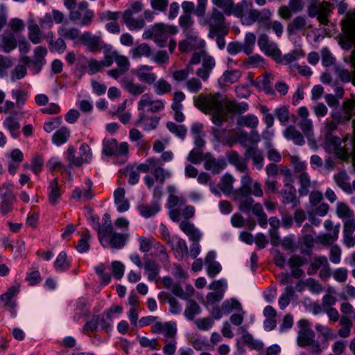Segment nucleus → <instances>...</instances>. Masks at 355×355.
<instances>
[{
  "instance_id": "1",
  "label": "nucleus",
  "mask_w": 355,
  "mask_h": 355,
  "mask_svg": "<svg viewBox=\"0 0 355 355\" xmlns=\"http://www.w3.org/2000/svg\"><path fill=\"white\" fill-rule=\"evenodd\" d=\"M196 107L205 113L211 114V120L216 125H221L227 119V113L241 114L246 112L248 105L237 103L228 99H220L218 94L206 96L202 94L194 98Z\"/></svg>"
},
{
  "instance_id": "2",
  "label": "nucleus",
  "mask_w": 355,
  "mask_h": 355,
  "mask_svg": "<svg viewBox=\"0 0 355 355\" xmlns=\"http://www.w3.org/2000/svg\"><path fill=\"white\" fill-rule=\"evenodd\" d=\"M299 330L297 332V343L301 347H311L312 354H319L322 349L319 342L315 340V332L311 327L310 322L305 319L300 320L297 322Z\"/></svg>"
},
{
  "instance_id": "3",
  "label": "nucleus",
  "mask_w": 355,
  "mask_h": 355,
  "mask_svg": "<svg viewBox=\"0 0 355 355\" xmlns=\"http://www.w3.org/2000/svg\"><path fill=\"white\" fill-rule=\"evenodd\" d=\"M98 237L104 248L119 249L124 246L128 236L114 231L110 224L98 228Z\"/></svg>"
},
{
  "instance_id": "4",
  "label": "nucleus",
  "mask_w": 355,
  "mask_h": 355,
  "mask_svg": "<svg viewBox=\"0 0 355 355\" xmlns=\"http://www.w3.org/2000/svg\"><path fill=\"white\" fill-rule=\"evenodd\" d=\"M241 186L233 193L235 200L245 198L250 195L261 198L263 196V191L261 183L258 181H253L248 173H245L241 179Z\"/></svg>"
},
{
  "instance_id": "5",
  "label": "nucleus",
  "mask_w": 355,
  "mask_h": 355,
  "mask_svg": "<svg viewBox=\"0 0 355 355\" xmlns=\"http://www.w3.org/2000/svg\"><path fill=\"white\" fill-rule=\"evenodd\" d=\"M272 13L268 8L258 10L255 8L250 9L243 19V24L252 25L257 22L260 27L266 30L270 28V21Z\"/></svg>"
},
{
  "instance_id": "6",
  "label": "nucleus",
  "mask_w": 355,
  "mask_h": 355,
  "mask_svg": "<svg viewBox=\"0 0 355 355\" xmlns=\"http://www.w3.org/2000/svg\"><path fill=\"white\" fill-rule=\"evenodd\" d=\"M225 19L223 13L216 8H214L209 17L203 19L201 24L208 25L209 36L214 37V34H227L228 28L225 25Z\"/></svg>"
},
{
  "instance_id": "7",
  "label": "nucleus",
  "mask_w": 355,
  "mask_h": 355,
  "mask_svg": "<svg viewBox=\"0 0 355 355\" xmlns=\"http://www.w3.org/2000/svg\"><path fill=\"white\" fill-rule=\"evenodd\" d=\"M169 196L167 205L170 209L169 216L173 221L179 222L181 220L180 207L185 205L186 200L182 196L175 194L176 189L173 186L168 187Z\"/></svg>"
},
{
  "instance_id": "8",
  "label": "nucleus",
  "mask_w": 355,
  "mask_h": 355,
  "mask_svg": "<svg viewBox=\"0 0 355 355\" xmlns=\"http://www.w3.org/2000/svg\"><path fill=\"white\" fill-rule=\"evenodd\" d=\"M129 146L127 142L118 143L115 139H105L103 141L102 153L105 156H127Z\"/></svg>"
},
{
  "instance_id": "9",
  "label": "nucleus",
  "mask_w": 355,
  "mask_h": 355,
  "mask_svg": "<svg viewBox=\"0 0 355 355\" xmlns=\"http://www.w3.org/2000/svg\"><path fill=\"white\" fill-rule=\"evenodd\" d=\"M47 55V49L42 46H38L33 50L32 58L27 55H22L21 62L24 64H30L31 68L38 73L45 63V57Z\"/></svg>"
},
{
  "instance_id": "10",
  "label": "nucleus",
  "mask_w": 355,
  "mask_h": 355,
  "mask_svg": "<svg viewBox=\"0 0 355 355\" xmlns=\"http://www.w3.org/2000/svg\"><path fill=\"white\" fill-rule=\"evenodd\" d=\"M155 42L159 47H164L169 35L175 34L178 32L177 27L164 23H157L154 26Z\"/></svg>"
},
{
  "instance_id": "11",
  "label": "nucleus",
  "mask_w": 355,
  "mask_h": 355,
  "mask_svg": "<svg viewBox=\"0 0 355 355\" xmlns=\"http://www.w3.org/2000/svg\"><path fill=\"white\" fill-rule=\"evenodd\" d=\"M258 46L266 55L271 56L277 61L281 60V51L277 44L271 42L266 33H262L258 37Z\"/></svg>"
},
{
  "instance_id": "12",
  "label": "nucleus",
  "mask_w": 355,
  "mask_h": 355,
  "mask_svg": "<svg viewBox=\"0 0 355 355\" xmlns=\"http://www.w3.org/2000/svg\"><path fill=\"white\" fill-rule=\"evenodd\" d=\"M164 107V103L159 99H153L149 94H144L141 96L137 103V109L144 111L148 109V111L155 113L162 110Z\"/></svg>"
},
{
  "instance_id": "13",
  "label": "nucleus",
  "mask_w": 355,
  "mask_h": 355,
  "mask_svg": "<svg viewBox=\"0 0 355 355\" xmlns=\"http://www.w3.org/2000/svg\"><path fill=\"white\" fill-rule=\"evenodd\" d=\"M342 140L336 137L328 135L326 137V148L329 152L334 153L339 158L344 159L347 157V150L342 146Z\"/></svg>"
},
{
  "instance_id": "14",
  "label": "nucleus",
  "mask_w": 355,
  "mask_h": 355,
  "mask_svg": "<svg viewBox=\"0 0 355 355\" xmlns=\"http://www.w3.org/2000/svg\"><path fill=\"white\" fill-rule=\"evenodd\" d=\"M103 42L100 36L92 35L90 32H85L81 35L79 44L85 45L89 51L96 53L100 51V46Z\"/></svg>"
},
{
  "instance_id": "15",
  "label": "nucleus",
  "mask_w": 355,
  "mask_h": 355,
  "mask_svg": "<svg viewBox=\"0 0 355 355\" xmlns=\"http://www.w3.org/2000/svg\"><path fill=\"white\" fill-rule=\"evenodd\" d=\"M153 67L148 65H141L133 71V73L142 83L153 85L157 79V76L153 71Z\"/></svg>"
},
{
  "instance_id": "16",
  "label": "nucleus",
  "mask_w": 355,
  "mask_h": 355,
  "mask_svg": "<svg viewBox=\"0 0 355 355\" xmlns=\"http://www.w3.org/2000/svg\"><path fill=\"white\" fill-rule=\"evenodd\" d=\"M160 121V118L157 116H149L141 112L139 115L138 119L135 122L136 126H141L145 131L155 130Z\"/></svg>"
},
{
  "instance_id": "17",
  "label": "nucleus",
  "mask_w": 355,
  "mask_h": 355,
  "mask_svg": "<svg viewBox=\"0 0 355 355\" xmlns=\"http://www.w3.org/2000/svg\"><path fill=\"white\" fill-rule=\"evenodd\" d=\"M354 232L355 218L345 219L343 222V243L348 248H352L355 245V239L354 238Z\"/></svg>"
},
{
  "instance_id": "18",
  "label": "nucleus",
  "mask_w": 355,
  "mask_h": 355,
  "mask_svg": "<svg viewBox=\"0 0 355 355\" xmlns=\"http://www.w3.org/2000/svg\"><path fill=\"white\" fill-rule=\"evenodd\" d=\"M225 166L226 162L224 159H217L210 154L205 155L204 167L206 170L211 171L212 173L218 174Z\"/></svg>"
},
{
  "instance_id": "19",
  "label": "nucleus",
  "mask_w": 355,
  "mask_h": 355,
  "mask_svg": "<svg viewBox=\"0 0 355 355\" xmlns=\"http://www.w3.org/2000/svg\"><path fill=\"white\" fill-rule=\"evenodd\" d=\"M44 34L39 25L33 19H30L28 24V38L34 44L42 42Z\"/></svg>"
},
{
  "instance_id": "20",
  "label": "nucleus",
  "mask_w": 355,
  "mask_h": 355,
  "mask_svg": "<svg viewBox=\"0 0 355 355\" xmlns=\"http://www.w3.org/2000/svg\"><path fill=\"white\" fill-rule=\"evenodd\" d=\"M298 182L300 187L298 193L301 196L308 195L311 188L317 187L318 182L316 181L311 182L310 176L307 173L303 172L298 177Z\"/></svg>"
},
{
  "instance_id": "21",
  "label": "nucleus",
  "mask_w": 355,
  "mask_h": 355,
  "mask_svg": "<svg viewBox=\"0 0 355 355\" xmlns=\"http://www.w3.org/2000/svg\"><path fill=\"white\" fill-rule=\"evenodd\" d=\"M180 228L193 242H199L201 239L200 231L189 220H182L180 223Z\"/></svg>"
},
{
  "instance_id": "22",
  "label": "nucleus",
  "mask_w": 355,
  "mask_h": 355,
  "mask_svg": "<svg viewBox=\"0 0 355 355\" xmlns=\"http://www.w3.org/2000/svg\"><path fill=\"white\" fill-rule=\"evenodd\" d=\"M283 134L287 140L292 141L296 145L302 146L305 142L303 134L294 125L288 126Z\"/></svg>"
},
{
  "instance_id": "23",
  "label": "nucleus",
  "mask_w": 355,
  "mask_h": 355,
  "mask_svg": "<svg viewBox=\"0 0 355 355\" xmlns=\"http://www.w3.org/2000/svg\"><path fill=\"white\" fill-rule=\"evenodd\" d=\"M245 155L246 158L252 159L257 169L261 170L263 168L264 157L257 147H248Z\"/></svg>"
},
{
  "instance_id": "24",
  "label": "nucleus",
  "mask_w": 355,
  "mask_h": 355,
  "mask_svg": "<svg viewBox=\"0 0 355 355\" xmlns=\"http://www.w3.org/2000/svg\"><path fill=\"white\" fill-rule=\"evenodd\" d=\"M227 159L229 163L234 165L239 171L248 173V167L246 161L242 159L236 152L227 153Z\"/></svg>"
},
{
  "instance_id": "25",
  "label": "nucleus",
  "mask_w": 355,
  "mask_h": 355,
  "mask_svg": "<svg viewBox=\"0 0 355 355\" xmlns=\"http://www.w3.org/2000/svg\"><path fill=\"white\" fill-rule=\"evenodd\" d=\"M58 33L61 37L67 40H73L77 44H79L81 40L82 34L78 28L74 27H60L58 29Z\"/></svg>"
},
{
  "instance_id": "26",
  "label": "nucleus",
  "mask_w": 355,
  "mask_h": 355,
  "mask_svg": "<svg viewBox=\"0 0 355 355\" xmlns=\"http://www.w3.org/2000/svg\"><path fill=\"white\" fill-rule=\"evenodd\" d=\"M79 154L80 156L76 157L74 160H73V164L76 166H80L84 163L89 162L92 156V150L90 147L86 144H83L79 148Z\"/></svg>"
},
{
  "instance_id": "27",
  "label": "nucleus",
  "mask_w": 355,
  "mask_h": 355,
  "mask_svg": "<svg viewBox=\"0 0 355 355\" xmlns=\"http://www.w3.org/2000/svg\"><path fill=\"white\" fill-rule=\"evenodd\" d=\"M215 253L209 252L205 258V263L207 265V274L209 277H214L221 270V266L219 263L215 260Z\"/></svg>"
},
{
  "instance_id": "28",
  "label": "nucleus",
  "mask_w": 355,
  "mask_h": 355,
  "mask_svg": "<svg viewBox=\"0 0 355 355\" xmlns=\"http://www.w3.org/2000/svg\"><path fill=\"white\" fill-rule=\"evenodd\" d=\"M263 314L266 317L263 322L265 329L268 331L272 330L277 325L276 311L271 306H267L263 310Z\"/></svg>"
},
{
  "instance_id": "29",
  "label": "nucleus",
  "mask_w": 355,
  "mask_h": 355,
  "mask_svg": "<svg viewBox=\"0 0 355 355\" xmlns=\"http://www.w3.org/2000/svg\"><path fill=\"white\" fill-rule=\"evenodd\" d=\"M0 42V48L7 53H10L17 46V40L14 35L12 33L1 35Z\"/></svg>"
},
{
  "instance_id": "30",
  "label": "nucleus",
  "mask_w": 355,
  "mask_h": 355,
  "mask_svg": "<svg viewBox=\"0 0 355 355\" xmlns=\"http://www.w3.org/2000/svg\"><path fill=\"white\" fill-rule=\"evenodd\" d=\"M15 198V196L10 191H6L1 196L0 209L3 214H7L11 211Z\"/></svg>"
},
{
  "instance_id": "31",
  "label": "nucleus",
  "mask_w": 355,
  "mask_h": 355,
  "mask_svg": "<svg viewBox=\"0 0 355 355\" xmlns=\"http://www.w3.org/2000/svg\"><path fill=\"white\" fill-rule=\"evenodd\" d=\"M114 202L117 205V209L120 212L127 211L130 205L128 201L125 198V190L123 188H118L114 193Z\"/></svg>"
},
{
  "instance_id": "32",
  "label": "nucleus",
  "mask_w": 355,
  "mask_h": 355,
  "mask_svg": "<svg viewBox=\"0 0 355 355\" xmlns=\"http://www.w3.org/2000/svg\"><path fill=\"white\" fill-rule=\"evenodd\" d=\"M130 53L133 59H137L141 57L148 58L152 55V50L148 44L142 43L132 48Z\"/></svg>"
},
{
  "instance_id": "33",
  "label": "nucleus",
  "mask_w": 355,
  "mask_h": 355,
  "mask_svg": "<svg viewBox=\"0 0 355 355\" xmlns=\"http://www.w3.org/2000/svg\"><path fill=\"white\" fill-rule=\"evenodd\" d=\"M18 288L12 286L9 288L6 293L0 295V300L5 302L6 306L12 311L15 308V302L12 301V299L18 293Z\"/></svg>"
},
{
  "instance_id": "34",
  "label": "nucleus",
  "mask_w": 355,
  "mask_h": 355,
  "mask_svg": "<svg viewBox=\"0 0 355 355\" xmlns=\"http://www.w3.org/2000/svg\"><path fill=\"white\" fill-rule=\"evenodd\" d=\"M50 191L48 196L49 202L53 205L55 206L58 203V200L61 196L60 187L58 186V182L57 178L53 179L49 185Z\"/></svg>"
},
{
  "instance_id": "35",
  "label": "nucleus",
  "mask_w": 355,
  "mask_h": 355,
  "mask_svg": "<svg viewBox=\"0 0 355 355\" xmlns=\"http://www.w3.org/2000/svg\"><path fill=\"white\" fill-rule=\"evenodd\" d=\"M179 25L186 35L193 33L194 20L190 14H182L179 18Z\"/></svg>"
},
{
  "instance_id": "36",
  "label": "nucleus",
  "mask_w": 355,
  "mask_h": 355,
  "mask_svg": "<svg viewBox=\"0 0 355 355\" xmlns=\"http://www.w3.org/2000/svg\"><path fill=\"white\" fill-rule=\"evenodd\" d=\"M234 182V178L233 176L227 173L221 178L218 187L223 193L229 195L233 191Z\"/></svg>"
},
{
  "instance_id": "37",
  "label": "nucleus",
  "mask_w": 355,
  "mask_h": 355,
  "mask_svg": "<svg viewBox=\"0 0 355 355\" xmlns=\"http://www.w3.org/2000/svg\"><path fill=\"white\" fill-rule=\"evenodd\" d=\"M339 225H336L334 228V232L322 234L317 237L319 243L325 245H332L338 238Z\"/></svg>"
},
{
  "instance_id": "38",
  "label": "nucleus",
  "mask_w": 355,
  "mask_h": 355,
  "mask_svg": "<svg viewBox=\"0 0 355 355\" xmlns=\"http://www.w3.org/2000/svg\"><path fill=\"white\" fill-rule=\"evenodd\" d=\"M306 25V21L305 18L301 16H298L288 24L287 32L290 35H294L297 32L303 30Z\"/></svg>"
},
{
  "instance_id": "39",
  "label": "nucleus",
  "mask_w": 355,
  "mask_h": 355,
  "mask_svg": "<svg viewBox=\"0 0 355 355\" xmlns=\"http://www.w3.org/2000/svg\"><path fill=\"white\" fill-rule=\"evenodd\" d=\"M123 88L133 96H138L144 92L146 87L141 84L134 83L132 80H123Z\"/></svg>"
},
{
  "instance_id": "40",
  "label": "nucleus",
  "mask_w": 355,
  "mask_h": 355,
  "mask_svg": "<svg viewBox=\"0 0 355 355\" xmlns=\"http://www.w3.org/2000/svg\"><path fill=\"white\" fill-rule=\"evenodd\" d=\"M70 137V131L66 127H62L58 130L52 137V141L57 146H60L67 142Z\"/></svg>"
},
{
  "instance_id": "41",
  "label": "nucleus",
  "mask_w": 355,
  "mask_h": 355,
  "mask_svg": "<svg viewBox=\"0 0 355 355\" xmlns=\"http://www.w3.org/2000/svg\"><path fill=\"white\" fill-rule=\"evenodd\" d=\"M162 164L159 159L156 158V162L152 168V172L155 180L160 183H163L166 178L169 175V173L164 169Z\"/></svg>"
},
{
  "instance_id": "42",
  "label": "nucleus",
  "mask_w": 355,
  "mask_h": 355,
  "mask_svg": "<svg viewBox=\"0 0 355 355\" xmlns=\"http://www.w3.org/2000/svg\"><path fill=\"white\" fill-rule=\"evenodd\" d=\"M252 214L257 217L258 223L261 227H266L268 223V218L264 213L262 205L257 202L252 207Z\"/></svg>"
},
{
  "instance_id": "43",
  "label": "nucleus",
  "mask_w": 355,
  "mask_h": 355,
  "mask_svg": "<svg viewBox=\"0 0 355 355\" xmlns=\"http://www.w3.org/2000/svg\"><path fill=\"white\" fill-rule=\"evenodd\" d=\"M334 180L337 185L347 192H351V185L349 177L345 171H340L334 175Z\"/></svg>"
},
{
  "instance_id": "44",
  "label": "nucleus",
  "mask_w": 355,
  "mask_h": 355,
  "mask_svg": "<svg viewBox=\"0 0 355 355\" xmlns=\"http://www.w3.org/2000/svg\"><path fill=\"white\" fill-rule=\"evenodd\" d=\"M246 4L245 1H243L241 3L234 4V2H232V6L227 8L225 13L226 15H234L238 17H240L243 23V19L246 15H243L244 12V6Z\"/></svg>"
},
{
  "instance_id": "45",
  "label": "nucleus",
  "mask_w": 355,
  "mask_h": 355,
  "mask_svg": "<svg viewBox=\"0 0 355 355\" xmlns=\"http://www.w3.org/2000/svg\"><path fill=\"white\" fill-rule=\"evenodd\" d=\"M138 209L142 216L149 218L157 213L160 208L157 203H153L151 205H139Z\"/></svg>"
},
{
  "instance_id": "46",
  "label": "nucleus",
  "mask_w": 355,
  "mask_h": 355,
  "mask_svg": "<svg viewBox=\"0 0 355 355\" xmlns=\"http://www.w3.org/2000/svg\"><path fill=\"white\" fill-rule=\"evenodd\" d=\"M259 123L257 117L252 114L242 116L238 118L237 124L239 126H246L251 128H255Z\"/></svg>"
},
{
  "instance_id": "47",
  "label": "nucleus",
  "mask_w": 355,
  "mask_h": 355,
  "mask_svg": "<svg viewBox=\"0 0 355 355\" xmlns=\"http://www.w3.org/2000/svg\"><path fill=\"white\" fill-rule=\"evenodd\" d=\"M298 125L302 131L303 135H304L309 140H311L313 138V125L311 119L301 120L298 123Z\"/></svg>"
},
{
  "instance_id": "48",
  "label": "nucleus",
  "mask_w": 355,
  "mask_h": 355,
  "mask_svg": "<svg viewBox=\"0 0 355 355\" xmlns=\"http://www.w3.org/2000/svg\"><path fill=\"white\" fill-rule=\"evenodd\" d=\"M243 342L249 348L260 351L263 348V343L259 340H255L252 336L248 333H245L242 337Z\"/></svg>"
},
{
  "instance_id": "49",
  "label": "nucleus",
  "mask_w": 355,
  "mask_h": 355,
  "mask_svg": "<svg viewBox=\"0 0 355 355\" xmlns=\"http://www.w3.org/2000/svg\"><path fill=\"white\" fill-rule=\"evenodd\" d=\"M155 92L158 95L170 93L172 91L171 85L164 78L159 79L154 83Z\"/></svg>"
},
{
  "instance_id": "50",
  "label": "nucleus",
  "mask_w": 355,
  "mask_h": 355,
  "mask_svg": "<svg viewBox=\"0 0 355 355\" xmlns=\"http://www.w3.org/2000/svg\"><path fill=\"white\" fill-rule=\"evenodd\" d=\"M336 214L338 216L344 220L348 218H354V212L343 202H339L336 206Z\"/></svg>"
},
{
  "instance_id": "51",
  "label": "nucleus",
  "mask_w": 355,
  "mask_h": 355,
  "mask_svg": "<svg viewBox=\"0 0 355 355\" xmlns=\"http://www.w3.org/2000/svg\"><path fill=\"white\" fill-rule=\"evenodd\" d=\"M144 268L149 272L148 276V280H155L159 274V267L155 261L150 259L146 260L144 263Z\"/></svg>"
},
{
  "instance_id": "52",
  "label": "nucleus",
  "mask_w": 355,
  "mask_h": 355,
  "mask_svg": "<svg viewBox=\"0 0 355 355\" xmlns=\"http://www.w3.org/2000/svg\"><path fill=\"white\" fill-rule=\"evenodd\" d=\"M200 312V306L193 300H189L184 311V315L189 320H193Z\"/></svg>"
},
{
  "instance_id": "53",
  "label": "nucleus",
  "mask_w": 355,
  "mask_h": 355,
  "mask_svg": "<svg viewBox=\"0 0 355 355\" xmlns=\"http://www.w3.org/2000/svg\"><path fill=\"white\" fill-rule=\"evenodd\" d=\"M124 23L126 26L130 29H141L145 26V21L142 17L134 18L131 17H125L123 18Z\"/></svg>"
},
{
  "instance_id": "54",
  "label": "nucleus",
  "mask_w": 355,
  "mask_h": 355,
  "mask_svg": "<svg viewBox=\"0 0 355 355\" xmlns=\"http://www.w3.org/2000/svg\"><path fill=\"white\" fill-rule=\"evenodd\" d=\"M164 296L170 305V311L173 314H179L181 312L182 308L179 302L173 297L171 296L168 293H161L159 297Z\"/></svg>"
},
{
  "instance_id": "55",
  "label": "nucleus",
  "mask_w": 355,
  "mask_h": 355,
  "mask_svg": "<svg viewBox=\"0 0 355 355\" xmlns=\"http://www.w3.org/2000/svg\"><path fill=\"white\" fill-rule=\"evenodd\" d=\"M256 42V35L253 33H248L245 36L243 51L248 55L252 53Z\"/></svg>"
},
{
  "instance_id": "56",
  "label": "nucleus",
  "mask_w": 355,
  "mask_h": 355,
  "mask_svg": "<svg viewBox=\"0 0 355 355\" xmlns=\"http://www.w3.org/2000/svg\"><path fill=\"white\" fill-rule=\"evenodd\" d=\"M90 239L91 236L87 230L81 234V239L76 246V249L79 252L83 253L89 250Z\"/></svg>"
},
{
  "instance_id": "57",
  "label": "nucleus",
  "mask_w": 355,
  "mask_h": 355,
  "mask_svg": "<svg viewBox=\"0 0 355 355\" xmlns=\"http://www.w3.org/2000/svg\"><path fill=\"white\" fill-rule=\"evenodd\" d=\"M3 124L14 137H17L19 135V124L15 119L9 116L6 119Z\"/></svg>"
},
{
  "instance_id": "58",
  "label": "nucleus",
  "mask_w": 355,
  "mask_h": 355,
  "mask_svg": "<svg viewBox=\"0 0 355 355\" xmlns=\"http://www.w3.org/2000/svg\"><path fill=\"white\" fill-rule=\"evenodd\" d=\"M72 198L80 201H86L92 198L93 195L89 189H76L71 196Z\"/></svg>"
},
{
  "instance_id": "59",
  "label": "nucleus",
  "mask_w": 355,
  "mask_h": 355,
  "mask_svg": "<svg viewBox=\"0 0 355 355\" xmlns=\"http://www.w3.org/2000/svg\"><path fill=\"white\" fill-rule=\"evenodd\" d=\"M290 161L294 168L295 172L301 173L304 172L306 168V164L304 161L296 155H290Z\"/></svg>"
},
{
  "instance_id": "60",
  "label": "nucleus",
  "mask_w": 355,
  "mask_h": 355,
  "mask_svg": "<svg viewBox=\"0 0 355 355\" xmlns=\"http://www.w3.org/2000/svg\"><path fill=\"white\" fill-rule=\"evenodd\" d=\"M193 71L191 66L187 65L184 69L173 71L172 76L174 80L181 82L187 80L189 75Z\"/></svg>"
},
{
  "instance_id": "61",
  "label": "nucleus",
  "mask_w": 355,
  "mask_h": 355,
  "mask_svg": "<svg viewBox=\"0 0 355 355\" xmlns=\"http://www.w3.org/2000/svg\"><path fill=\"white\" fill-rule=\"evenodd\" d=\"M87 68L91 74H94L103 71L104 66L101 60L90 58L87 60Z\"/></svg>"
},
{
  "instance_id": "62",
  "label": "nucleus",
  "mask_w": 355,
  "mask_h": 355,
  "mask_svg": "<svg viewBox=\"0 0 355 355\" xmlns=\"http://www.w3.org/2000/svg\"><path fill=\"white\" fill-rule=\"evenodd\" d=\"M69 266V264L67 261V253L63 251L60 252L55 261V269L63 271L67 269Z\"/></svg>"
},
{
  "instance_id": "63",
  "label": "nucleus",
  "mask_w": 355,
  "mask_h": 355,
  "mask_svg": "<svg viewBox=\"0 0 355 355\" xmlns=\"http://www.w3.org/2000/svg\"><path fill=\"white\" fill-rule=\"evenodd\" d=\"M241 305L236 300L231 299L224 302L222 304V310L225 313H230L233 310H241Z\"/></svg>"
},
{
  "instance_id": "64",
  "label": "nucleus",
  "mask_w": 355,
  "mask_h": 355,
  "mask_svg": "<svg viewBox=\"0 0 355 355\" xmlns=\"http://www.w3.org/2000/svg\"><path fill=\"white\" fill-rule=\"evenodd\" d=\"M345 113L342 121H349L351 119L352 112L355 110V102L352 100L346 101L343 105Z\"/></svg>"
}]
</instances>
